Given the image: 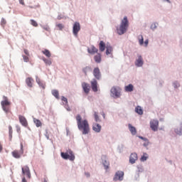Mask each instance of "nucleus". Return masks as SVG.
Instances as JSON below:
<instances>
[{
    "label": "nucleus",
    "mask_w": 182,
    "mask_h": 182,
    "mask_svg": "<svg viewBox=\"0 0 182 182\" xmlns=\"http://www.w3.org/2000/svg\"><path fill=\"white\" fill-rule=\"evenodd\" d=\"M18 120L24 127H28V121L26 120V118L22 115L18 116Z\"/></svg>",
    "instance_id": "13"
},
{
    "label": "nucleus",
    "mask_w": 182,
    "mask_h": 182,
    "mask_svg": "<svg viewBox=\"0 0 182 182\" xmlns=\"http://www.w3.org/2000/svg\"><path fill=\"white\" fill-rule=\"evenodd\" d=\"M22 174L23 176H26V177H27V178H31V169H29V166H24L22 168Z\"/></svg>",
    "instance_id": "8"
},
{
    "label": "nucleus",
    "mask_w": 182,
    "mask_h": 182,
    "mask_svg": "<svg viewBox=\"0 0 182 182\" xmlns=\"http://www.w3.org/2000/svg\"><path fill=\"white\" fill-rule=\"evenodd\" d=\"M42 53L45 55V56H46L47 58H50V56H52V55L50 54V51H49V50L46 49L42 51Z\"/></svg>",
    "instance_id": "29"
},
{
    "label": "nucleus",
    "mask_w": 182,
    "mask_h": 182,
    "mask_svg": "<svg viewBox=\"0 0 182 182\" xmlns=\"http://www.w3.org/2000/svg\"><path fill=\"white\" fill-rule=\"evenodd\" d=\"M87 52L91 55H95V53H97V52H99V50L94 46H92L90 48H87Z\"/></svg>",
    "instance_id": "19"
},
{
    "label": "nucleus",
    "mask_w": 182,
    "mask_h": 182,
    "mask_svg": "<svg viewBox=\"0 0 182 182\" xmlns=\"http://www.w3.org/2000/svg\"><path fill=\"white\" fill-rule=\"evenodd\" d=\"M92 90L94 92H97V80L96 79H92L90 82Z\"/></svg>",
    "instance_id": "15"
},
{
    "label": "nucleus",
    "mask_w": 182,
    "mask_h": 182,
    "mask_svg": "<svg viewBox=\"0 0 182 182\" xmlns=\"http://www.w3.org/2000/svg\"><path fill=\"white\" fill-rule=\"evenodd\" d=\"M167 1V2H170V1L169 0H166Z\"/></svg>",
    "instance_id": "53"
},
{
    "label": "nucleus",
    "mask_w": 182,
    "mask_h": 182,
    "mask_svg": "<svg viewBox=\"0 0 182 182\" xmlns=\"http://www.w3.org/2000/svg\"><path fill=\"white\" fill-rule=\"evenodd\" d=\"M113 52V48L112 46H107L106 50V55H110Z\"/></svg>",
    "instance_id": "31"
},
{
    "label": "nucleus",
    "mask_w": 182,
    "mask_h": 182,
    "mask_svg": "<svg viewBox=\"0 0 182 182\" xmlns=\"http://www.w3.org/2000/svg\"><path fill=\"white\" fill-rule=\"evenodd\" d=\"M147 156V154H144V156H141V161H146V160H147V156Z\"/></svg>",
    "instance_id": "40"
},
{
    "label": "nucleus",
    "mask_w": 182,
    "mask_h": 182,
    "mask_svg": "<svg viewBox=\"0 0 182 182\" xmlns=\"http://www.w3.org/2000/svg\"><path fill=\"white\" fill-rule=\"evenodd\" d=\"M82 87L85 93H86V95H88V93L90 92V87L89 86V84L86 82H82Z\"/></svg>",
    "instance_id": "18"
},
{
    "label": "nucleus",
    "mask_w": 182,
    "mask_h": 182,
    "mask_svg": "<svg viewBox=\"0 0 182 182\" xmlns=\"http://www.w3.org/2000/svg\"><path fill=\"white\" fill-rule=\"evenodd\" d=\"M176 134H182V129H180V132H178V129L175 130Z\"/></svg>",
    "instance_id": "45"
},
{
    "label": "nucleus",
    "mask_w": 182,
    "mask_h": 182,
    "mask_svg": "<svg viewBox=\"0 0 182 182\" xmlns=\"http://www.w3.org/2000/svg\"><path fill=\"white\" fill-rule=\"evenodd\" d=\"M150 127L153 132H157L159 130V121L153 119L150 122Z\"/></svg>",
    "instance_id": "10"
},
{
    "label": "nucleus",
    "mask_w": 182,
    "mask_h": 182,
    "mask_svg": "<svg viewBox=\"0 0 182 182\" xmlns=\"http://www.w3.org/2000/svg\"><path fill=\"white\" fill-rule=\"evenodd\" d=\"M67 110H68V112H70V108H67Z\"/></svg>",
    "instance_id": "51"
},
{
    "label": "nucleus",
    "mask_w": 182,
    "mask_h": 182,
    "mask_svg": "<svg viewBox=\"0 0 182 182\" xmlns=\"http://www.w3.org/2000/svg\"><path fill=\"white\" fill-rule=\"evenodd\" d=\"M33 82V79L32 77H28L26 80V83L28 87H32V83Z\"/></svg>",
    "instance_id": "23"
},
{
    "label": "nucleus",
    "mask_w": 182,
    "mask_h": 182,
    "mask_svg": "<svg viewBox=\"0 0 182 182\" xmlns=\"http://www.w3.org/2000/svg\"><path fill=\"white\" fill-rule=\"evenodd\" d=\"M87 176L89 177L90 176V174L87 173Z\"/></svg>",
    "instance_id": "52"
},
{
    "label": "nucleus",
    "mask_w": 182,
    "mask_h": 182,
    "mask_svg": "<svg viewBox=\"0 0 182 182\" xmlns=\"http://www.w3.org/2000/svg\"><path fill=\"white\" fill-rule=\"evenodd\" d=\"M156 28H157V24L156 23L151 24V28L156 29Z\"/></svg>",
    "instance_id": "43"
},
{
    "label": "nucleus",
    "mask_w": 182,
    "mask_h": 182,
    "mask_svg": "<svg viewBox=\"0 0 182 182\" xmlns=\"http://www.w3.org/2000/svg\"><path fill=\"white\" fill-rule=\"evenodd\" d=\"M128 127L132 136H136V134H137V130L136 129V127H133L131 124H128Z\"/></svg>",
    "instance_id": "20"
},
{
    "label": "nucleus",
    "mask_w": 182,
    "mask_h": 182,
    "mask_svg": "<svg viewBox=\"0 0 182 182\" xmlns=\"http://www.w3.org/2000/svg\"><path fill=\"white\" fill-rule=\"evenodd\" d=\"M138 39H139V45L141 46V45H143V43H144V40L143 38L142 35L139 36Z\"/></svg>",
    "instance_id": "34"
},
{
    "label": "nucleus",
    "mask_w": 182,
    "mask_h": 182,
    "mask_svg": "<svg viewBox=\"0 0 182 182\" xmlns=\"http://www.w3.org/2000/svg\"><path fill=\"white\" fill-rule=\"evenodd\" d=\"M36 82L38 85H39L40 87H42V89H45V87H46V85H45V82H43V81H41L40 79H37Z\"/></svg>",
    "instance_id": "27"
},
{
    "label": "nucleus",
    "mask_w": 182,
    "mask_h": 182,
    "mask_svg": "<svg viewBox=\"0 0 182 182\" xmlns=\"http://www.w3.org/2000/svg\"><path fill=\"white\" fill-rule=\"evenodd\" d=\"M92 73L94 77H95L97 80H100V79H102V73H100V69L99 67L95 68Z\"/></svg>",
    "instance_id": "7"
},
{
    "label": "nucleus",
    "mask_w": 182,
    "mask_h": 182,
    "mask_svg": "<svg viewBox=\"0 0 182 182\" xmlns=\"http://www.w3.org/2000/svg\"><path fill=\"white\" fill-rule=\"evenodd\" d=\"M61 157L64 159V160H70V161H73L75 160V154H73V151L72 150L68 151V152H62Z\"/></svg>",
    "instance_id": "4"
},
{
    "label": "nucleus",
    "mask_w": 182,
    "mask_h": 182,
    "mask_svg": "<svg viewBox=\"0 0 182 182\" xmlns=\"http://www.w3.org/2000/svg\"><path fill=\"white\" fill-rule=\"evenodd\" d=\"M106 159H107L106 156L103 155L102 156V164L105 170H109V166H110V163Z\"/></svg>",
    "instance_id": "12"
},
{
    "label": "nucleus",
    "mask_w": 182,
    "mask_h": 182,
    "mask_svg": "<svg viewBox=\"0 0 182 182\" xmlns=\"http://www.w3.org/2000/svg\"><path fill=\"white\" fill-rule=\"evenodd\" d=\"M129 28V20H127V16H124L122 20L119 27L117 28V32L118 35H124L127 32V28Z\"/></svg>",
    "instance_id": "2"
},
{
    "label": "nucleus",
    "mask_w": 182,
    "mask_h": 182,
    "mask_svg": "<svg viewBox=\"0 0 182 182\" xmlns=\"http://www.w3.org/2000/svg\"><path fill=\"white\" fill-rule=\"evenodd\" d=\"M18 1L21 5H25V1L23 0H18Z\"/></svg>",
    "instance_id": "46"
},
{
    "label": "nucleus",
    "mask_w": 182,
    "mask_h": 182,
    "mask_svg": "<svg viewBox=\"0 0 182 182\" xmlns=\"http://www.w3.org/2000/svg\"><path fill=\"white\" fill-rule=\"evenodd\" d=\"M42 28L45 31H47V32H49L50 31V28H49V26H42Z\"/></svg>",
    "instance_id": "39"
},
{
    "label": "nucleus",
    "mask_w": 182,
    "mask_h": 182,
    "mask_svg": "<svg viewBox=\"0 0 182 182\" xmlns=\"http://www.w3.org/2000/svg\"><path fill=\"white\" fill-rule=\"evenodd\" d=\"M23 52H24L25 55H26V56H30L29 50H28L27 49H24Z\"/></svg>",
    "instance_id": "42"
},
{
    "label": "nucleus",
    "mask_w": 182,
    "mask_h": 182,
    "mask_svg": "<svg viewBox=\"0 0 182 182\" xmlns=\"http://www.w3.org/2000/svg\"><path fill=\"white\" fill-rule=\"evenodd\" d=\"M99 48H100V52H105V49H106V43H105V42L101 41L100 42Z\"/></svg>",
    "instance_id": "22"
},
{
    "label": "nucleus",
    "mask_w": 182,
    "mask_h": 182,
    "mask_svg": "<svg viewBox=\"0 0 182 182\" xmlns=\"http://www.w3.org/2000/svg\"><path fill=\"white\" fill-rule=\"evenodd\" d=\"M94 117H95V122H100V118H99V115L97 114V112H95L94 113Z\"/></svg>",
    "instance_id": "35"
},
{
    "label": "nucleus",
    "mask_w": 182,
    "mask_h": 182,
    "mask_svg": "<svg viewBox=\"0 0 182 182\" xmlns=\"http://www.w3.org/2000/svg\"><path fill=\"white\" fill-rule=\"evenodd\" d=\"M92 130L96 133H100V131L102 130V126L97 123H94L92 124Z\"/></svg>",
    "instance_id": "16"
},
{
    "label": "nucleus",
    "mask_w": 182,
    "mask_h": 182,
    "mask_svg": "<svg viewBox=\"0 0 182 182\" xmlns=\"http://www.w3.org/2000/svg\"><path fill=\"white\" fill-rule=\"evenodd\" d=\"M23 61L26 63L29 62V56L28 55H23Z\"/></svg>",
    "instance_id": "38"
},
{
    "label": "nucleus",
    "mask_w": 182,
    "mask_h": 182,
    "mask_svg": "<svg viewBox=\"0 0 182 182\" xmlns=\"http://www.w3.org/2000/svg\"><path fill=\"white\" fill-rule=\"evenodd\" d=\"M80 31V23L79 22H75L73 27V35L77 36V34Z\"/></svg>",
    "instance_id": "9"
},
{
    "label": "nucleus",
    "mask_w": 182,
    "mask_h": 182,
    "mask_svg": "<svg viewBox=\"0 0 182 182\" xmlns=\"http://www.w3.org/2000/svg\"><path fill=\"white\" fill-rule=\"evenodd\" d=\"M0 151H2V144H0Z\"/></svg>",
    "instance_id": "50"
},
{
    "label": "nucleus",
    "mask_w": 182,
    "mask_h": 182,
    "mask_svg": "<svg viewBox=\"0 0 182 182\" xmlns=\"http://www.w3.org/2000/svg\"><path fill=\"white\" fill-rule=\"evenodd\" d=\"M30 22H31V25H32V26H34L35 28H38V23L36 22V21H35L33 19H31Z\"/></svg>",
    "instance_id": "33"
},
{
    "label": "nucleus",
    "mask_w": 182,
    "mask_h": 182,
    "mask_svg": "<svg viewBox=\"0 0 182 182\" xmlns=\"http://www.w3.org/2000/svg\"><path fill=\"white\" fill-rule=\"evenodd\" d=\"M52 95L53 96H55L57 99H59V91H58V90H53Z\"/></svg>",
    "instance_id": "30"
},
{
    "label": "nucleus",
    "mask_w": 182,
    "mask_h": 182,
    "mask_svg": "<svg viewBox=\"0 0 182 182\" xmlns=\"http://www.w3.org/2000/svg\"><path fill=\"white\" fill-rule=\"evenodd\" d=\"M141 139H143V136H141Z\"/></svg>",
    "instance_id": "54"
},
{
    "label": "nucleus",
    "mask_w": 182,
    "mask_h": 182,
    "mask_svg": "<svg viewBox=\"0 0 182 182\" xmlns=\"http://www.w3.org/2000/svg\"><path fill=\"white\" fill-rule=\"evenodd\" d=\"M92 70V68L87 66L82 69V72L85 73V76L87 75V73Z\"/></svg>",
    "instance_id": "26"
},
{
    "label": "nucleus",
    "mask_w": 182,
    "mask_h": 182,
    "mask_svg": "<svg viewBox=\"0 0 182 182\" xmlns=\"http://www.w3.org/2000/svg\"><path fill=\"white\" fill-rule=\"evenodd\" d=\"M75 119L77 120L78 130H80L82 134H89V133H90V126L89 125L87 119H82L80 114H77Z\"/></svg>",
    "instance_id": "1"
},
{
    "label": "nucleus",
    "mask_w": 182,
    "mask_h": 182,
    "mask_svg": "<svg viewBox=\"0 0 182 182\" xmlns=\"http://www.w3.org/2000/svg\"><path fill=\"white\" fill-rule=\"evenodd\" d=\"M144 45H145V46H147V45H149V40H146L144 41Z\"/></svg>",
    "instance_id": "47"
},
{
    "label": "nucleus",
    "mask_w": 182,
    "mask_h": 182,
    "mask_svg": "<svg viewBox=\"0 0 182 182\" xmlns=\"http://www.w3.org/2000/svg\"><path fill=\"white\" fill-rule=\"evenodd\" d=\"M56 26L60 31H63V28H65V26H63L62 23H58L56 25Z\"/></svg>",
    "instance_id": "37"
},
{
    "label": "nucleus",
    "mask_w": 182,
    "mask_h": 182,
    "mask_svg": "<svg viewBox=\"0 0 182 182\" xmlns=\"http://www.w3.org/2000/svg\"><path fill=\"white\" fill-rule=\"evenodd\" d=\"M144 63V62L143 61V58H141V55H139L138 58L135 61V65L137 66V68H141Z\"/></svg>",
    "instance_id": "14"
},
{
    "label": "nucleus",
    "mask_w": 182,
    "mask_h": 182,
    "mask_svg": "<svg viewBox=\"0 0 182 182\" xmlns=\"http://www.w3.org/2000/svg\"><path fill=\"white\" fill-rule=\"evenodd\" d=\"M61 100L63 102V105H68V98L65 97L64 96L61 97Z\"/></svg>",
    "instance_id": "36"
},
{
    "label": "nucleus",
    "mask_w": 182,
    "mask_h": 182,
    "mask_svg": "<svg viewBox=\"0 0 182 182\" xmlns=\"http://www.w3.org/2000/svg\"><path fill=\"white\" fill-rule=\"evenodd\" d=\"M12 127L11 126H9V134H12Z\"/></svg>",
    "instance_id": "44"
},
{
    "label": "nucleus",
    "mask_w": 182,
    "mask_h": 182,
    "mask_svg": "<svg viewBox=\"0 0 182 182\" xmlns=\"http://www.w3.org/2000/svg\"><path fill=\"white\" fill-rule=\"evenodd\" d=\"M9 139L10 140H12V134H9Z\"/></svg>",
    "instance_id": "49"
},
{
    "label": "nucleus",
    "mask_w": 182,
    "mask_h": 182,
    "mask_svg": "<svg viewBox=\"0 0 182 182\" xmlns=\"http://www.w3.org/2000/svg\"><path fill=\"white\" fill-rule=\"evenodd\" d=\"M1 26H4V25H6V20L5 18H2L1 21Z\"/></svg>",
    "instance_id": "41"
},
{
    "label": "nucleus",
    "mask_w": 182,
    "mask_h": 182,
    "mask_svg": "<svg viewBox=\"0 0 182 182\" xmlns=\"http://www.w3.org/2000/svg\"><path fill=\"white\" fill-rule=\"evenodd\" d=\"M43 60L46 63V65H48V66H50L52 65V61L49 59L43 58Z\"/></svg>",
    "instance_id": "32"
},
{
    "label": "nucleus",
    "mask_w": 182,
    "mask_h": 182,
    "mask_svg": "<svg viewBox=\"0 0 182 182\" xmlns=\"http://www.w3.org/2000/svg\"><path fill=\"white\" fill-rule=\"evenodd\" d=\"M11 154L14 159H21L23 154V144H21L20 151L14 150L11 152Z\"/></svg>",
    "instance_id": "6"
},
{
    "label": "nucleus",
    "mask_w": 182,
    "mask_h": 182,
    "mask_svg": "<svg viewBox=\"0 0 182 182\" xmlns=\"http://www.w3.org/2000/svg\"><path fill=\"white\" fill-rule=\"evenodd\" d=\"M124 176V171H118L114 177V181H117L119 180V181H122L123 180V176Z\"/></svg>",
    "instance_id": "11"
},
{
    "label": "nucleus",
    "mask_w": 182,
    "mask_h": 182,
    "mask_svg": "<svg viewBox=\"0 0 182 182\" xmlns=\"http://www.w3.org/2000/svg\"><path fill=\"white\" fill-rule=\"evenodd\" d=\"M4 100L1 102V107L5 113H9L11 111V102L8 99V97L3 96Z\"/></svg>",
    "instance_id": "3"
},
{
    "label": "nucleus",
    "mask_w": 182,
    "mask_h": 182,
    "mask_svg": "<svg viewBox=\"0 0 182 182\" xmlns=\"http://www.w3.org/2000/svg\"><path fill=\"white\" fill-rule=\"evenodd\" d=\"M137 154L136 153H132L130 155L129 157V163H131V164H134L136 163V161H137Z\"/></svg>",
    "instance_id": "17"
},
{
    "label": "nucleus",
    "mask_w": 182,
    "mask_h": 182,
    "mask_svg": "<svg viewBox=\"0 0 182 182\" xmlns=\"http://www.w3.org/2000/svg\"><path fill=\"white\" fill-rule=\"evenodd\" d=\"M94 60H95L96 63H100L102 62V55H100V53H97L94 56Z\"/></svg>",
    "instance_id": "21"
},
{
    "label": "nucleus",
    "mask_w": 182,
    "mask_h": 182,
    "mask_svg": "<svg viewBox=\"0 0 182 182\" xmlns=\"http://www.w3.org/2000/svg\"><path fill=\"white\" fill-rule=\"evenodd\" d=\"M22 182H28V181H26V178H25V177H23V178H22Z\"/></svg>",
    "instance_id": "48"
},
{
    "label": "nucleus",
    "mask_w": 182,
    "mask_h": 182,
    "mask_svg": "<svg viewBox=\"0 0 182 182\" xmlns=\"http://www.w3.org/2000/svg\"><path fill=\"white\" fill-rule=\"evenodd\" d=\"M135 112L136 113H137L138 114H143V109H141V107L140 106H137L136 108H135Z\"/></svg>",
    "instance_id": "28"
},
{
    "label": "nucleus",
    "mask_w": 182,
    "mask_h": 182,
    "mask_svg": "<svg viewBox=\"0 0 182 182\" xmlns=\"http://www.w3.org/2000/svg\"><path fill=\"white\" fill-rule=\"evenodd\" d=\"M33 122L36 126V127H42V122H41V120L36 119V118H33Z\"/></svg>",
    "instance_id": "25"
},
{
    "label": "nucleus",
    "mask_w": 182,
    "mask_h": 182,
    "mask_svg": "<svg viewBox=\"0 0 182 182\" xmlns=\"http://www.w3.org/2000/svg\"><path fill=\"white\" fill-rule=\"evenodd\" d=\"M111 96H112V97H119L122 93V89H120V87H112L111 88Z\"/></svg>",
    "instance_id": "5"
},
{
    "label": "nucleus",
    "mask_w": 182,
    "mask_h": 182,
    "mask_svg": "<svg viewBox=\"0 0 182 182\" xmlns=\"http://www.w3.org/2000/svg\"><path fill=\"white\" fill-rule=\"evenodd\" d=\"M133 89H134V87L132 84H129V85L125 86L126 92H133Z\"/></svg>",
    "instance_id": "24"
}]
</instances>
